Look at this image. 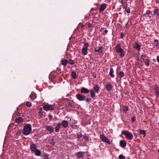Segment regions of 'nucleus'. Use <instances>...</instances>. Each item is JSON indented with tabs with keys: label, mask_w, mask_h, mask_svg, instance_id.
<instances>
[{
	"label": "nucleus",
	"mask_w": 159,
	"mask_h": 159,
	"mask_svg": "<svg viewBox=\"0 0 159 159\" xmlns=\"http://www.w3.org/2000/svg\"><path fill=\"white\" fill-rule=\"evenodd\" d=\"M32 130L31 125L28 124L25 125L23 129V133L25 135H27L29 134Z\"/></svg>",
	"instance_id": "nucleus-1"
},
{
	"label": "nucleus",
	"mask_w": 159,
	"mask_h": 159,
	"mask_svg": "<svg viewBox=\"0 0 159 159\" xmlns=\"http://www.w3.org/2000/svg\"><path fill=\"white\" fill-rule=\"evenodd\" d=\"M116 52L120 53V56L121 58H122L125 55L124 50L121 48L120 44L119 43L117 44L116 48Z\"/></svg>",
	"instance_id": "nucleus-2"
},
{
	"label": "nucleus",
	"mask_w": 159,
	"mask_h": 159,
	"mask_svg": "<svg viewBox=\"0 0 159 159\" xmlns=\"http://www.w3.org/2000/svg\"><path fill=\"white\" fill-rule=\"evenodd\" d=\"M141 58L143 60L145 65L147 66L149 65L150 59L146 55L142 54L141 56Z\"/></svg>",
	"instance_id": "nucleus-3"
},
{
	"label": "nucleus",
	"mask_w": 159,
	"mask_h": 159,
	"mask_svg": "<svg viewBox=\"0 0 159 159\" xmlns=\"http://www.w3.org/2000/svg\"><path fill=\"white\" fill-rule=\"evenodd\" d=\"M122 134L125 135L127 139L131 140L132 139L133 136L132 134L127 130L123 131L122 132Z\"/></svg>",
	"instance_id": "nucleus-4"
},
{
	"label": "nucleus",
	"mask_w": 159,
	"mask_h": 159,
	"mask_svg": "<svg viewBox=\"0 0 159 159\" xmlns=\"http://www.w3.org/2000/svg\"><path fill=\"white\" fill-rule=\"evenodd\" d=\"M43 108L44 110L46 111H48L49 110L52 111L54 109L55 107L54 105H45L43 106Z\"/></svg>",
	"instance_id": "nucleus-5"
},
{
	"label": "nucleus",
	"mask_w": 159,
	"mask_h": 159,
	"mask_svg": "<svg viewBox=\"0 0 159 159\" xmlns=\"http://www.w3.org/2000/svg\"><path fill=\"white\" fill-rule=\"evenodd\" d=\"M100 138L101 140L104 142L106 143L109 144H111V143L109 140L104 135L101 134L100 135Z\"/></svg>",
	"instance_id": "nucleus-6"
},
{
	"label": "nucleus",
	"mask_w": 159,
	"mask_h": 159,
	"mask_svg": "<svg viewBox=\"0 0 159 159\" xmlns=\"http://www.w3.org/2000/svg\"><path fill=\"white\" fill-rule=\"evenodd\" d=\"M76 96L77 99L80 101L84 100L85 98L84 95H82L80 94H77Z\"/></svg>",
	"instance_id": "nucleus-7"
},
{
	"label": "nucleus",
	"mask_w": 159,
	"mask_h": 159,
	"mask_svg": "<svg viewBox=\"0 0 159 159\" xmlns=\"http://www.w3.org/2000/svg\"><path fill=\"white\" fill-rule=\"evenodd\" d=\"M46 129L50 133H52L54 132V128L50 125H47L46 127Z\"/></svg>",
	"instance_id": "nucleus-8"
},
{
	"label": "nucleus",
	"mask_w": 159,
	"mask_h": 159,
	"mask_svg": "<svg viewBox=\"0 0 159 159\" xmlns=\"http://www.w3.org/2000/svg\"><path fill=\"white\" fill-rule=\"evenodd\" d=\"M60 124L63 127L66 128L68 126V122L66 120H63L62 121Z\"/></svg>",
	"instance_id": "nucleus-9"
},
{
	"label": "nucleus",
	"mask_w": 159,
	"mask_h": 159,
	"mask_svg": "<svg viewBox=\"0 0 159 159\" xmlns=\"http://www.w3.org/2000/svg\"><path fill=\"white\" fill-rule=\"evenodd\" d=\"M107 7V5L105 3L102 4L100 6L99 9V12H101L103 11Z\"/></svg>",
	"instance_id": "nucleus-10"
},
{
	"label": "nucleus",
	"mask_w": 159,
	"mask_h": 159,
	"mask_svg": "<svg viewBox=\"0 0 159 159\" xmlns=\"http://www.w3.org/2000/svg\"><path fill=\"white\" fill-rule=\"evenodd\" d=\"M85 154V152H79L76 153L77 157L78 158L82 157Z\"/></svg>",
	"instance_id": "nucleus-11"
},
{
	"label": "nucleus",
	"mask_w": 159,
	"mask_h": 159,
	"mask_svg": "<svg viewBox=\"0 0 159 159\" xmlns=\"http://www.w3.org/2000/svg\"><path fill=\"white\" fill-rule=\"evenodd\" d=\"M126 145V143L125 141L121 140L120 142V145L123 147H125Z\"/></svg>",
	"instance_id": "nucleus-12"
},
{
	"label": "nucleus",
	"mask_w": 159,
	"mask_h": 159,
	"mask_svg": "<svg viewBox=\"0 0 159 159\" xmlns=\"http://www.w3.org/2000/svg\"><path fill=\"white\" fill-rule=\"evenodd\" d=\"M89 91V90L88 89L84 87H82L81 89L80 92L81 93L86 94L88 93Z\"/></svg>",
	"instance_id": "nucleus-13"
},
{
	"label": "nucleus",
	"mask_w": 159,
	"mask_h": 159,
	"mask_svg": "<svg viewBox=\"0 0 159 159\" xmlns=\"http://www.w3.org/2000/svg\"><path fill=\"white\" fill-rule=\"evenodd\" d=\"M30 148L31 151L32 152H34L36 150V147L35 144L33 143L31 145Z\"/></svg>",
	"instance_id": "nucleus-14"
},
{
	"label": "nucleus",
	"mask_w": 159,
	"mask_h": 159,
	"mask_svg": "<svg viewBox=\"0 0 159 159\" xmlns=\"http://www.w3.org/2000/svg\"><path fill=\"white\" fill-rule=\"evenodd\" d=\"M135 45L133 46L134 48L136 49L138 51H140L141 49V46L139 44L135 42Z\"/></svg>",
	"instance_id": "nucleus-15"
},
{
	"label": "nucleus",
	"mask_w": 159,
	"mask_h": 159,
	"mask_svg": "<svg viewBox=\"0 0 159 159\" xmlns=\"http://www.w3.org/2000/svg\"><path fill=\"white\" fill-rule=\"evenodd\" d=\"M61 62L63 66H65L68 63V61L67 60L63 59L61 60Z\"/></svg>",
	"instance_id": "nucleus-16"
},
{
	"label": "nucleus",
	"mask_w": 159,
	"mask_h": 159,
	"mask_svg": "<svg viewBox=\"0 0 159 159\" xmlns=\"http://www.w3.org/2000/svg\"><path fill=\"white\" fill-rule=\"evenodd\" d=\"M102 46H100L99 47L96 48L95 51L96 52H98L99 53H101L102 52Z\"/></svg>",
	"instance_id": "nucleus-17"
},
{
	"label": "nucleus",
	"mask_w": 159,
	"mask_h": 159,
	"mask_svg": "<svg viewBox=\"0 0 159 159\" xmlns=\"http://www.w3.org/2000/svg\"><path fill=\"white\" fill-rule=\"evenodd\" d=\"M154 90L156 92V96L158 97L159 96V92L158 91V90L159 91V85L157 86L156 88H155Z\"/></svg>",
	"instance_id": "nucleus-18"
},
{
	"label": "nucleus",
	"mask_w": 159,
	"mask_h": 159,
	"mask_svg": "<svg viewBox=\"0 0 159 159\" xmlns=\"http://www.w3.org/2000/svg\"><path fill=\"white\" fill-rule=\"evenodd\" d=\"M88 48H84L82 49V52L84 55H87L88 53Z\"/></svg>",
	"instance_id": "nucleus-19"
},
{
	"label": "nucleus",
	"mask_w": 159,
	"mask_h": 159,
	"mask_svg": "<svg viewBox=\"0 0 159 159\" xmlns=\"http://www.w3.org/2000/svg\"><path fill=\"white\" fill-rule=\"evenodd\" d=\"M30 97L32 100H34L36 98L37 95L34 93H32L30 96Z\"/></svg>",
	"instance_id": "nucleus-20"
},
{
	"label": "nucleus",
	"mask_w": 159,
	"mask_h": 159,
	"mask_svg": "<svg viewBox=\"0 0 159 159\" xmlns=\"http://www.w3.org/2000/svg\"><path fill=\"white\" fill-rule=\"evenodd\" d=\"M106 89L107 90L110 91L112 89V86L110 84H107L106 85Z\"/></svg>",
	"instance_id": "nucleus-21"
},
{
	"label": "nucleus",
	"mask_w": 159,
	"mask_h": 159,
	"mask_svg": "<svg viewBox=\"0 0 159 159\" xmlns=\"http://www.w3.org/2000/svg\"><path fill=\"white\" fill-rule=\"evenodd\" d=\"M93 91L96 93H98L99 90V88L98 86L96 85L93 87Z\"/></svg>",
	"instance_id": "nucleus-22"
},
{
	"label": "nucleus",
	"mask_w": 159,
	"mask_h": 159,
	"mask_svg": "<svg viewBox=\"0 0 159 159\" xmlns=\"http://www.w3.org/2000/svg\"><path fill=\"white\" fill-rule=\"evenodd\" d=\"M23 119L21 117H19L16 118L15 120V122L16 123H20L23 122Z\"/></svg>",
	"instance_id": "nucleus-23"
},
{
	"label": "nucleus",
	"mask_w": 159,
	"mask_h": 159,
	"mask_svg": "<svg viewBox=\"0 0 159 159\" xmlns=\"http://www.w3.org/2000/svg\"><path fill=\"white\" fill-rule=\"evenodd\" d=\"M39 116L40 117H42L43 116V112L42 111V109L41 108L39 109Z\"/></svg>",
	"instance_id": "nucleus-24"
},
{
	"label": "nucleus",
	"mask_w": 159,
	"mask_h": 159,
	"mask_svg": "<svg viewBox=\"0 0 159 159\" xmlns=\"http://www.w3.org/2000/svg\"><path fill=\"white\" fill-rule=\"evenodd\" d=\"M61 125L60 124H57V126L55 128V131L56 132H57L59 131V130L61 128Z\"/></svg>",
	"instance_id": "nucleus-25"
},
{
	"label": "nucleus",
	"mask_w": 159,
	"mask_h": 159,
	"mask_svg": "<svg viewBox=\"0 0 159 159\" xmlns=\"http://www.w3.org/2000/svg\"><path fill=\"white\" fill-rule=\"evenodd\" d=\"M89 92H90V94L91 98H94L95 95V92L93 89L91 90Z\"/></svg>",
	"instance_id": "nucleus-26"
},
{
	"label": "nucleus",
	"mask_w": 159,
	"mask_h": 159,
	"mask_svg": "<svg viewBox=\"0 0 159 159\" xmlns=\"http://www.w3.org/2000/svg\"><path fill=\"white\" fill-rule=\"evenodd\" d=\"M113 69L112 68H110V71L109 72V74L111 77L113 78L114 77V75L113 74V73H114Z\"/></svg>",
	"instance_id": "nucleus-27"
},
{
	"label": "nucleus",
	"mask_w": 159,
	"mask_h": 159,
	"mask_svg": "<svg viewBox=\"0 0 159 159\" xmlns=\"http://www.w3.org/2000/svg\"><path fill=\"white\" fill-rule=\"evenodd\" d=\"M35 154L37 156H39L41 155V152L39 150H36L34 152Z\"/></svg>",
	"instance_id": "nucleus-28"
},
{
	"label": "nucleus",
	"mask_w": 159,
	"mask_h": 159,
	"mask_svg": "<svg viewBox=\"0 0 159 159\" xmlns=\"http://www.w3.org/2000/svg\"><path fill=\"white\" fill-rule=\"evenodd\" d=\"M71 76L74 79H75L77 77V75L75 71H72L71 73Z\"/></svg>",
	"instance_id": "nucleus-29"
},
{
	"label": "nucleus",
	"mask_w": 159,
	"mask_h": 159,
	"mask_svg": "<svg viewBox=\"0 0 159 159\" xmlns=\"http://www.w3.org/2000/svg\"><path fill=\"white\" fill-rule=\"evenodd\" d=\"M123 7L125 8V11L128 13H130V9L129 7L123 6Z\"/></svg>",
	"instance_id": "nucleus-30"
},
{
	"label": "nucleus",
	"mask_w": 159,
	"mask_h": 159,
	"mask_svg": "<svg viewBox=\"0 0 159 159\" xmlns=\"http://www.w3.org/2000/svg\"><path fill=\"white\" fill-rule=\"evenodd\" d=\"M139 134H143L145 135L146 132L145 130L139 129Z\"/></svg>",
	"instance_id": "nucleus-31"
},
{
	"label": "nucleus",
	"mask_w": 159,
	"mask_h": 159,
	"mask_svg": "<svg viewBox=\"0 0 159 159\" xmlns=\"http://www.w3.org/2000/svg\"><path fill=\"white\" fill-rule=\"evenodd\" d=\"M123 111L125 112V113H126L127 111L128 110V107L127 106H125L123 107Z\"/></svg>",
	"instance_id": "nucleus-32"
},
{
	"label": "nucleus",
	"mask_w": 159,
	"mask_h": 159,
	"mask_svg": "<svg viewBox=\"0 0 159 159\" xmlns=\"http://www.w3.org/2000/svg\"><path fill=\"white\" fill-rule=\"evenodd\" d=\"M119 77H120V79L122 78L124 75V73L122 71H120L119 72Z\"/></svg>",
	"instance_id": "nucleus-33"
},
{
	"label": "nucleus",
	"mask_w": 159,
	"mask_h": 159,
	"mask_svg": "<svg viewBox=\"0 0 159 159\" xmlns=\"http://www.w3.org/2000/svg\"><path fill=\"white\" fill-rule=\"evenodd\" d=\"M86 24H88V26L89 28H93L94 27L93 24L90 23L88 22Z\"/></svg>",
	"instance_id": "nucleus-34"
},
{
	"label": "nucleus",
	"mask_w": 159,
	"mask_h": 159,
	"mask_svg": "<svg viewBox=\"0 0 159 159\" xmlns=\"http://www.w3.org/2000/svg\"><path fill=\"white\" fill-rule=\"evenodd\" d=\"M153 15H155V14H157V15L159 13V9H156L154 10Z\"/></svg>",
	"instance_id": "nucleus-35"
},
{
	"label": "nucleus",
	"mask_w": 159,
	"mask_h": 159,
	"mask_svg": "<svg viewBox=\"0 0 159 159\" xmlns=\"http://www.w3.org/2000/svg\"><path fill=\"white\" fill-rule=\"evenodd\" d=\"M68 63L70 65H73L74 64V61L71 59H70L69 60Z\"/></svg>",
	"instance_id": "nucleus-36"
},
{
	"label": "nucleus",
	"mask_w": 159,
	"mask_h": 159,
	"mask_svg": "<svg viewBox=\"0 0 159 159\" xmlns=\"http://www.w3.org/2000/svg\"><path fill=\"white\" fill-rule=\"evenodd\" d=\"M32 103L30 102H26V105L28 107H30L32 106Z\"/></svg>",
	"instance_id": "nucleus-37"
},
{
	"label": "nucleus",
	"mask_w": 159,
	"mask_h": 159,
	"mask_svg": "<svg viewBox=\"0 0 159 159\" xmlns=\"http://www.w3.org/2000/svg\"><path fill=\"white\" fill-rule=\"evenodd\" d=\"M77 138L80 139L82 137V135L81 133L79 132L77 133Z\"/></svg>",
	"instance_id": "nucleus-38"
},
{
	"label": "nucleus",
	"mask_w": 159,
	"mask_h": 159,
	"mask_svg": "<svg viewBox=\"0 0 159 159\" xmlns=\"http://www.w3.org/2000/svg\"><path fill=\"white\" fill-rule=\"evenodd\" d=\"M49 155L48 154H45L44 155L43 158L44 159H48Z\"/></svg>",
	"instance_id": "nucleus-39"
},
{
	"label": "nucleus",
	"mask_w": 159,
	"mask_h": 159,
	"mask_svg": "<svg viewBox=\"0 0 159 159\" xmlns=\"http://www.w3.org/2000/svg\"><path fill=\"white\" fill-rule=\"evenodd\" d=\"M89 137L88 136L86 135H85L83 136V138L85 140H89Z\"/></svg>",
	"instance_id": "nucleus-40"
},
{
	"label": "nucleus",
	"mask_w": 159,
	"mask_h": 159,
	"mask_svg": "<svg viewBox=\"0 0 159 159\" xmlns=\"http://www.w3.org/2000/svg\"><path fill=\"white\" fill-rule=\"evenodd\" d=\"M119 159H125V157L122 155H120L119 156Z\"/></svg>",
	"instance_id": "nucleus-41"
},
{
	"label": "nucleus",
	"mask_w": 159,
	"mask_h": 159,
	"mask_svg": "<svg viewBox=\"0 0 159 159\" xmlns=\"http://www.w3.org/2000/svg\"><path fill=\"white\" fill-rule=\"evenodd\" d=\"M89 45V44L88 43H85L84 44V47L83 48H88Z\"/></svg>",
	"instance_id": "nucleus-42"
},
{
	"label": "nucleus",
	"mask_w": 159,
	"mask_h": 159,
	"mask_svg": "<svg viewBox=\"0 0 159 159\" xmlns=\"http://www.w3.org/2000/svg\"><path fill=\"white\" fill-rule=\"evenodd\" d=\"M84 26V25L82 23H80L78 25V27L81 28H83Z\"/></svg>",
	"instance_id": "nucleus-43"
},
{
	"label": "nucleus",
	"mask_w": 159,
	"mask_h": 159,
	"mask_svg": "<svg viewBox=\"0 0 159 159\" xmlns=\"http://www.w3.org/2000/svg\"><path fill=\"white\" fill-rule=\"evenodd\" d=\"M135 119H136V117L135 116H133L132 118H131V121H132V122H134L135 121Z\"/></svg>",
	"instance_id": "nucleus-44"
},
{
	"label": "nucleus",
	"mask_w": 159,
	"mask_h": 159,
	"mask_svg": "<svg viewBox=\"0 0 159 159\" xmlns=\"http://www.w3.org/2000/svg\"><path fill=\"white\" fill-rule=\"evenodd\" d=\"M91 100V99L90 98H87L86 100V101L87 102H90Z\"/></svg>",
	"instance_id": "nucleus-45"
},
{
	"label": "nucleus",
	"mask_w": 159,
	"mask_h": 159,
	"mask_svg": "<svg viewBox=\"0 0 159 159\" xmlns=\"http://www.w3.org/2000/svg\"><path fill=\"white\" fill-rule=\"evenodd\" d=\"M124 34H123V33H121V34H120V38H121V39H123V37L124 36Z\"/></svg>",
	"instance_id": "nucleus-46"
},
{
	"label": "nucleus",
	"mask_w": 159,
	"mask_h": 159,
	"mask_svg": "<svg viewBox=\"0 0 159 159\" xmlns=\"http://www.w3.org/2000/svg\"><path fill=\"white\" fill-rule=\"evenodd\" d=\"M157 62L159 63V56H157Z\"/></svg>",
	"instance_id": "nucleus-47"
},
{
	"label": "nucleus",
	"mask_w": 159,
	"mask_h": 159,
	"mask_svg": "<svg viewBox=\"0 0 159 159\" xmlns=\"http://www.w3.org/2000/svg\"><path fill=\"white\" fill-rule=\"evenodd\" d=\"M156 3H159V0H156Z\"/></svg>",
	"instance_id": "nucleus-48"
},
{
	"label": "nucleus",
	"mask_w": 159,
	"mask_h": 159,
	"mask_svg": "<svg viewBox=\"0 0 159 159\" xmlns=\"http://www.w3.org/2000/svg\"><path fill=\"white\" fill-rule=\"evenodd\" d=\"M158 41V40L156 39L154 40V42H157Z\"/></svg>",
	"instance_id": "nucleus-49"
},
{
	"label": "nucleus",
	"mask_w": 159,
	"mask_h": 159,
	"mask_svg": "<svg viewBox=\"0 0 159 159\" xmlns=\"http://www.w3.org/2000/svg\"><path fill=\"white\" fill-rule=\"evenodd\" d=\"M107 32H108V31L107 30H105L104 31V33H105L106 34L107 33Z\"/></svg>",
	"instance_id": "nucleus-50"
},
{
	"label": "nucleus",
	"mask_w": 159,
	"mask_h": 159,
	"mask_svg": "<svg viewBox=\"0 0 159 159\" xmlns=\"http://www.w3.org/2000/svg\"><path fill=\"white\" fill-rule=\"evenodd\" d=\"M48 117L50 118H51V119L52 118V115H49L48 116Z\"/></svg>",
	"instance_id": "nucleus-51"
},
{
	"label": "nucleus",
	"mask_w": 159,
	"mask_h": 159,
	"mask_svg": "<svg viewBox=\"0 0 159 159\" xmlns=\"http://www.w3.org/2000/svg\"><path fill=\"white\" fill-rule=\"evenodd\" d=\"M123 0H121V3L123 4Z\"/></svg>",
	"instance_id": "nucleus-52"
},
{
	"label": "nucleus",
	"mask_w": 159,
	"mask_h": 159,
	"mask_svg": "<svg viewBox=\"0 0 159 159\" xmlns=\"http://www.w3.org/2000/svg\"><path fill=\"white\" fill-rule=\"evenodd\" d=\"M103 29V28H102L100 30V31H101Z\"/></svg>",
	"instance_id": "nucleus-53"
},
{
	"label": "nucleus",
	"mask_w": 159,
	"mask_h": 159,
	"mask_svg": "<svg viewBox=\"0 0 159 159\" xmlns=\"http://www.w3.org/2000/svg\"><path fill=\"white\" fill-rule=\"evenodd\" d=\"M157 15L158 16V19H159V13Z\"/></svg>",
	"instance_id": "nucleus-54"
},
{
	"label": "nucleus",
	"mask_w": 159,
	"mask_h": 159,
	"mask_svg": "<svg viewBox=\"0 0 159 159\" xmlns=\"http://www.w3.org/2000/svg\"><path fill=\"white\" fill-rule=\"evenodd\" d=\"M96 77V76H94V78H95Z\"/></svg>",
	"instance_id": "nucleus-55"
},
{
	"label": "nucleus",
	"mask_w": 159,
	"mask_h": 159,
	"mask_svg": "<svg viewBox=\"0 0 159 159\" xmlns=\"http://www.w3.org/2000/svg\"><path fill=\"white\" fill-rule=\"evenodd\" d=\"M125 1H126V2H127L128 1V0H125Z\"/></svg>",
	"instance_id": "nucleus-56"
},
{
	"label": "nucleus",
	"mask_w": 159,
	"mask_h": 159,
	"mask_svg": "<svg viewBox=\"0 0 159 159\" xmlns=\"http://www.w3.org/2000/svg\"><path fill=\"white\" fill-rule=\"evenodd\" d=\"M158 152H159V149L158 150Z\"/></svg>",
	"instance_id": "nucleus-57"
},
{
	"label": "nucleus",
	"mask_w": 159,
	"mask_h": 159,
	"mask_svg": "<svg viewBox=\"0 0 159 159\" xmlns=\"http://www.w3.org/2000/svg\"><path fill=\"white\" fill-rule=\"evenodd\" d=\"M90 159L89 158V159Z\"/></svg>",
	"instance_id": "nucleus-58"
}]
</instances>
